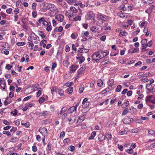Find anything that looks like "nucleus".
<instances>
[{
  "instance_id": "f257e3e1",
  "label": "nucleus",
  "mask_w": 155,
  "mask_h": 155,
  "mask_svg": "<svg viewBox=\"0 0 155 155\" xmlns=\"http://www.w3.org/2000/svg\"><path fill=\"white\" fill-rule=\"evenodd\" d=\"M107 54H105V56H102L100 55L99 52H95L92 55V59L97 62L98 61L106 56Z\"/></svg>"
},
{
  "instance_id": "f03ea898",
  "label": "nucleus",
  "mask_w": 155,
  "mask_h": 155,
  "mask_svg": "<svg viewBox=\"0 0 155 155\" xmlns=\"http://www.w3.org/2000/svg\"><path fill=\"white\" fill-rule=\"evenodd\" d=\"M48 22L46 21L44 18L42 17L39 18L37 22V25L40 26L41 24L43 25L44 27H46V25L48 24Z\"/></svg>"
},
{
  "instance_id": "7ed1b4c3",
  "label": "nucleus",
  "mask_w": 155,
  "mask_h": 155,
  "mask_svg": "<svg viewBox=\"0 0 155 155\" xmlns=\"http://www.w3.org/2000/svg\"><path fill=\"white\" fill-rule=\"evenodd\" d=\"M145 101L146 102H149L154 104L155 103V96L152 95L147 96L145 99Z\"/></svg>"
},
{
  "instance_id": "20e7f679",
  "label": "nucleus",
  "mask_w": 155,
  "mask_h": 155,
  "mask_svg": "<svg viewBox=\"0 0 155 155\" xmlns=\"http://www.w3.org/2000/svg\"><path fill=\"white\" fill-rule=\"evenodd\" d=\"M97 16L100 19L104 21H106L109 20L110 18L105 15H102L101 13H98Z\"/></svg>"
},
{
  "instance_id": "39448f33",
  "label": "nucleus",
  "mask_w": 155,
  "mask_h": 155,
  "mask_svg": "<svg viewBox=\"0 0 155 155\" xmlns=\"http://www.w3.org/2000/svg\"><path fill=\"white\" fill-rule=\"evenodd\" d=\"M133 121V119L130 118L129 116L126 117L123 120V122L125 124H129Z\"/></svg>"
},
{
  "instance_id": "423d86ee",
  "label": "nucleus",
  "mask_w": 155,
  "mask_h": 155,
  "mask_svg": "<svg viewBox=\"0 0 155 155\" xmlns=\"http://www.w3.org/2000/svg\"><path fill=\"white\" fill-rule=\"evenodd\" d=\"M30 39V40L29 39V38H28V41L31 42L33 41V40L36 41H39V38L34 33L31 34Z\"/></svg>"
},
{
  "instance_id": "0eeeda50",
  "label": "nucleus",
  "mask_w": 155,
  "mask_h": 155,
  "mask_svg": "<svg viewBox=\"0 0 155 155\" xmlns=\"http://www.w3.org/2000/svg\"><path fill=\"white\" fill-rule=\"evenodd\" d=\"M94 16V14L93 12L90 11L86 15L85 18L86 20H91Z\"/></svg>"
},
{
  "instance_id": "6e6552de",
  "label": "nucleus",
  "mask_w": 155,
  "mask_h": 155,
  "mask_svg": "<svg viewBox=\"0 0 155 155\" xmlns=\"http://www.w3.org/2000/svg\"><path fill=\"white\" fill-rule=\"evenodd\" d=\"M47 8L49 10L51 11H54L57 9V8L53 4H48Z\"/></svg>"
},
{
  "instance_id": "1a4fd4ad",
  "label": "nucleus",
  "mask_w": 155,
  "mask_h": 155,
  "mask_svg": "<svg viewBox=\"0 0 155 155\" xmlns=\"http://www.w3.org/2000/svg\"><path fill=\"white\" fill-rule=\"evenodd\" d=\"M87 101L88 99L87 98H85L83 100L82 106L84 108H87L89 105V102Z\"/></svg>"
},
{
  "instance_id": "9d476101",
  "label": "nucleus",
  "mask_w": 155,
  "mask_h": 155,
  "mask_svg": "<svg viewBox=\"0 0 155 155\" xmlns=\"http://www.w3.org/2000/svg\"><path fill=\"white\" fill-rule=\"evenodd\" d=\"M64 18V15L61 14L56 15L55 17V18L60 22H62L63 21Z\"/></svg>"
},
{
  "instance_id": "9b49d317",
  "label": "nucleus",
  "mask_w": 155,
  "mask_h": 155,
  "mask_svg": "<svg viewBox=\"0 0 155 155\" xmlns=\"http://www.w3.org/2000/svg\"><path fill=\"white\" fill-rule=\"evenodd\" d=\"M39 132L42 134V135L45 136V135L47 133V130L45 127L41 128L39 129Z\"/></svg>"
},
{
  "instance_id": "f8f14e48",
  "label": "nucleus",
  "mask_w": 155,
  "mask_h": 155,
  "mask_svg": "<svg viewBox=\"0 0 155 155\" xmlns=\"http://www.w3.org/2000/svg\"><path fill=\"white\" fill-rule=\"evenodd\" d=\"M147 40L146 39H142L141 43V45L142 46V50H145V48H146V44L147 43Z\"/></svg>"
},
{
  "instance_id": "ddd939ff",
  "label": "nucleus",
  "mask_w": 155,
  "mask_h": 155,
  "mask_svg": "<svg viewBox=\"0 0 155 155\" xmlns=\"http://www.w3.org/2000/svg\"><path fill=\"white\" fill-rule=\"evenodd\" d=\"M139 51L138 48H130L128 51L129 53H138Z\"/></svg>"
},
{
  "instance_id": "4468645a",
  "label": "nucleus",
  "mask_w": 155,
  "mask_h": 155,
  "mask_svg": "<svg viewBox=\"0 0 155 155\" xmlns=\"http://www.w3.org/2000/svg\"><path fill=\"white\" fill-rule=\"evenodd\" d=\"M106 138L105 137L103 134H100L99 135L98 140L100 141H102L104 140Z\"/></svg>"
},
{
  "instance_id": "2eb2a0df",
  "label": "nucleus",
  "mask_w": 155,
  "mask_h": 155,
  "mask_svg": "<svg viewBox=\"0 0 155 155\" xmlns=\"http://www.w3.org/2000/svg\"><path fill=\"white\" fill-rule=\"evenodd\" d=\"M85 70V68L84 67H81L78 71V75H82L84 73V71Z\"/></svg>"
},
{
  "instance_id": "dca6fc26",
  "label": "nucleus",
  "mask_w": 155,
  "mask_h": 155,
  "mask_svg": "<svg viewBox=\"0 0 155 155\" xmlns=\"http://www.w3.org/2000/svg\"><path fill=\"white\" fill-rule=\"evenodd\" d=\"M89 51V50L87 49L84 48H80L78 51V52L80 53H87Z\"/></svg>"
},
{
  "instance_id": "f3484780",
  "label": "nucleus",
  "mask_w": 155,
  "mask_h": 155,
  "mask_svg": "<svg viewBox=\"0 0 155 155\" xmlns=\"http://www.w3.org/2000/svg\"><path fill=\"white\" fill-rule=\"evenodd\" d=\"M46 27H47L46 29L47 31H50L51 30L52 27L51 25V24L50 22H48Z\"/></svg>"
},
{
  "instance_id": "a211bd4d",
  "label": "nucleus",
  "mask_w": 155,
  "mask_h": 155,
  "mask_svg": "<svg viewBox=\"0 0 155 155\" xmlns=\"http://www.w3.org/2000/svg\"><path fill=\"white\" fill-rule=\"evenodd\" d=\"M63 64L64 66L68 67L69 64V62H68V58H66L65 60L63 61Z\"/></svg>"
},
{
  "instance_id": "6ab92c4d",
  "label": "nucleus",
  "mask_w": 155,
  "mask_h": 155,
  "mask_svg": "<svg viewBox=\"0 0 155 155\" xmlns=\"http://www.w3.org/2000/svg\"><path fill=\"white\" fill-rule=\"evenodd\" d=\"M49 114V111H43L39 113L40 116H45L48 115Z\"/></svg>"
},
{
  "instance_id": "aec40b11",
  "label": "nucleus",
  "mask_w": 155,
  "mask_h": 155,
  "mask_svg": "<svg viewBox=\"0 0 155 155\" xmlns=\"http://www.w3.org/2000/svg\"><path fill=\"white\" fill-rule=\"evenodd\" d=\"M73 91V88L72 87H68L67 90L65 91L66 93H67L69 94H71Z\"/></svg>"
},
{
  "instance_id": "412c9836",
  "label": "nucleus",
  "mask_w": 155,
  "mask_h": 155,
  "mask_svg": "<svg viewBox=\"0 0 155 155\" xmlns=\"http://www.w3.org/2000/svg\"><path fill=\"white\" fill-rule=\"evenodd\" d=\"M147 25V22L146 21H140L139 23V25L140 27L141 28H143V27H145Z\"/></svg>"
},
{
  "instance_id": "4be33fe9",
  "label": "nucleus",
  "mask_w": 155,
  "mask_h": 155,
  "mask_svg": "<svg viewBox=\"0 0 155 155\" xmlns=\"http://www.w3.org/2000/svg\"><path fill=\"white\" fill-rule=\"evenodd\" d=\"M96 133L95 131H93L91 134V136L88 138L89 140H93L96 136Z\"/></svg>"
},
{
  "instance_id": "5701e85b",
  "label": "nucleus",
  "mask_w": 155,
  "mask_h": 155,
  "mask_svg": "<svg viewBox=\"0 0 155 155\" xmlns=\"http://www.w3.org/2000/svg\"><path fill=\"white\" fill-rule=\"evenodd\" d=\"M129 104V102L128 101H125L121 105L122 108H124L128 106Z\"/></svg>"
},
{
  "instance_id": "b1692460",
  "label": "nucleus",
  "mask_w": 155,
  "mask_h": 155,
  "mask_svg": "<svg viewBox=\"0 0 155 155\" xmlns=\"http://www.w3.org/2000/svg\"><path fill=\"white\" fill-rule=\"evenodd\" d=\"M38 34L42 38H44L45 37V35L42 31H38Z\"/></svg>"
},
{
  "instance_id": "393cba45",
  "label": "nucleus",
  "mask_w": 155,
  "mask_h": 155,
  "mask_svg": "<svg viewBox=\"0 0 155 155\" xmlns=\"http://www.w3.org/2000/svg\"><path fill=\"white\" fill-rule=\"evenodd\" d=\"M97 84L98 86L101 87L103 85V81L101 79H98L97 81Z\"/></svg>"
},
{
  "instance_id": "a878e982",
  "label": "nucleus",
  "mask_w": 155,
  "mask_h": 155,
  "mask_svg": "<svg viewBox=\"0 0 155 155\" xmlns=\"http://www.w3.org/2000/svg\"><path fill=\"white\" fill-rule=\"evenodd\" d=\"M76 58L77 59L80 60L79 62L80 64H81L85 60V58L83 56H81V57H77Z\"/></svg>"
},
{
  "instance_id": "bb28decb",
  "label": "nucleus",
  "mask_w": 155,
  "mask_h": 155,
  "mask_svg": "<svg viewBox=\"0 0 155 155\" xmlns=\"http://www.w3.org/2000/svg\"><path fill=\"white\" fill-rule=\"evenodd\" d=\"M143 32L145 33V35L146 36H148L150 34V31H149L147 28H144Z\"/></svg>"
},
{
  "instance_id": "cd10ccee",
  "label": "nucleus",
  "mask_w": 155,
  "mask_h": 155,
  "mask_svg": "<svg viewBox=\"0 0 155 155\" xmlns=\"http://www.w3.org/2000/svg\"><path fill=\"white\" fill-rule=\"evenodd\" d=\"M76 66L75 65H72L70 67V73H72L74 72L76 70V68H75Z\"/></svg>"
},
{
  "instance_id": "c85d7f7f",
  "label": "nucleus",
  "mask_w": 155,
  "mask_h": 155,
  "mask_svg": "<svg viewBox=\"0 0 155 155\" xmlns=\"http://www.w3.org/2000/svg\"><path fill=\"white\" fill-rule=\"evenodd\" d=\"M148 134L151 136H155V131L151 129L149 130H148Z\"/></svg>"
},
{
  "instance_id": "c756f323",
  "label": "nucleus",
  "mask_w": 155,
  "mask_h": 155,
  "mask_svg": "<svg viewBox=\"0 0 155 155\" xmlns=\"http://www.w3.org/2000/svg\"><path fill=\"white\" fill-rule=\"evenodd\" d=\"M47 42V40H43L41 41V42L40 43V44L41 46H42L43 47L45 48L46 46V44Z\"/></svg>"
},
{
  "instance_id": "7c9ffc66",
  "label": "nucleus",
  "mask_w": 155,
  "mask_h": 155,
  "mask_svg": "<svg viewBox=\"0 0 155 155\" xmlns=\"http://www.w3.org/2000/svg\"><path fill=\"white\" fill-rule=\"evenodd\" d=\"M67 109V107H63L61 110L60 111L59 114L60 115L64 113Z\"/></svg>"
},
{
  "instance_id": "2f4dec72",
  "label": "nucleus",
  "mask_w": 155,
  "mask_h": 155,
  "mask_svg": "<svg viewBox=\"0 0 155 155\" xmlns=\"http://www.w3.org/2000/svg\"><path fill=\"white\" fill-rule=\"evenodd\" d=\"M18 140V139L16 137H12L10 139V141L12 142H16Z\"/></svg>"
},
{
  "instance_id": "473e14b6",
  "label": "nucleus",
  "mask_w": 155,
  "mask_h": 155,
  "mask_svg": "<svg viewBox=\"0 0 155 155\" xmlns=\"http://www.w3.org/2000/svg\"><path fill=\"white\" fill-rule=\"evenodd\" d=\"M74 111L75 112V109L74 107V106L70 108L68 110V112L70 113H71Z\"/></svg>"
},
{
  "instance_id": "72a5a7b5",
  "label": "nucleus",
  "mask_w": 155,
  "mask_h": 155,
  "mask_svg": "<svg viewBox=\"0 0 155 155\" xmlns=\"http://www.w3.org/2000/svg\"><path fill=\"white\" fill-rule=\"evenodd\" d=\"M58 92V94L61 96H62L64 94V91L61 89L59 88L58 89V91H57Z\"/></svg>"
},
{
  "instance_id": "f704fd0d",
  "label": "nucleus",
  "mask_w": 155,
  "mask_h": 155,
  "mask_svg": "<svg viewBox=\"0 0 155 155\" xmlns=\"http://www.w3.org/2000/svg\"><path fill=\"white\" fill-rule=\"evenodd\" d=\"M70 10L73 13H76L78 12V10L74 7H71Z\"/></svg>"
},
{
  "instance_id": "c9c22d12",
  "label": "nucleus",
  "mask_w": 155,
  "mask_h": 155,
  "mask_svg": "<svg viewBox=\"0 0 155 155\" xmlns=\"http://www.w3.org/2000/svg\"><path fill=\"white\" fill-rule=\"evenodd\" d=\"M129 109V111L131 113H132L133 112H134L136 110V109L133 106H131L130 107Z\"/></svg>"
},
{
  "instance_id": "e433bc0d",
  "label": "nucleus",
  "mask_w": 155,
  "mask_h": 155,
  "mask_svg": "<svg viewBox=\"0 0 155 155\" xmlns=\"http://www.w3.org/2000/svg\"><path fill=\"white\" fill-rule=\"evenodd\" d=\"M78 37V35L76 33H72L71 36V38L73 39H76Z\"/></svg>"
},
{
  "instance_id": "4c0bfd02",
  "label": "nucleus",
  "mask_w": 155,
  "mask_h": 155,
  "mask_svg": "<svg viewBox=\"0 0 155 155\" xmlns=\"http://www.w3.org/2000/svg\"><path fill=\"white\" fill-rule=\"evenodd\" d=\"M129 112L128 108H126L123 111L122 115H125Z\"/></svg>"
},
{
  "instance_id": "58836bf2",
  "label": "nucleus",
  "mask_w": 155,
  "mask_h": 155,
  "mask_svg": "<svg viewBox=\"0 0 155 155\" xmlns=\"http://www.w3.org/2000/svg\"><path fill=\"white\" fill-rule=\"evenodd\" d=\"M85 118V116H82L80 117H79L78 119V121H79V120H80V122H81L83 120H84Z\"/></svg>"
},
{
  "instance_id": "ea45409f",
  "label": "nucleus",
  "mask_w": 155,
  "mask_h": 155,
  "mask_svg": "<svg viewBox=\"0 0 155 155\" xmlns=\"http://www.w3.org/2000/svg\"><path fill=\"white\" fill-rule=\"evenodd\" d=\"M37 6V3L35 2H34L32 3V8L33 11H36Z\"/></svg>"
},
{
  "instance_id": "a19ab883",
  "label": "nucleus",
  "mask_w": 155,
  "mask_h": 155,
  "mask_svg": "<svg viewBox=\"0 0 155 155\" xmlns=\"http://www.w3.org/2000/svg\"><path fill=\"white\" fill-rule=\"evenodd\" d=\"M122 88V87L121 85H118L116 88L115 91L116 92H120V91Z\"/></svg>"
},
{
  "instance_id": "79ce46f5",
  "label": "nucleus",
  "mask_w": 155,
  "mask_h": 155,
  "mask_svg": "<svg viewBox=\"0 0 155 155\" xmlns=\"http://www.w3.org/2000/svg\"><path fill=\"white\" fill-rule=\"evenodd\" d=\"M84 89V86L83 85H82L80 86V88L79 90V92L80 93H81L83 92Z\"/></svg>"
},
{
  "instance_id": "37998d69",
  "label": "nucleus",
  "mask_w": 155,
  "mask_h": 155,
  "mask_svg": "<svg viewBox=\"0 0 155 155\" xmlns=\"http://www.w3.org/2000/svg\"><path fill=\"white\" fill-rule=\"evenodd\" d=\"M70 140L69 138H66L65 139L63 140V143L64 144L66 145V144H68L69 142H70Z\"/></svg>"
},
{
  "instance_id": "c03bdc74",
  "label": "nucleus",
  "mask_w": 155,
  "mask_h": 155,
  "mask_svg": "<svg viewBox=\"0 0 155 155\" xmlns=\"http://www.w3.org/2000/svg\"><path fill=\"white\" fill-rule=\"evenodd\" d=\"M81 19V17L80 15H78L73 18V20L75 21H76L78 20L80 21Z\"/></svg>"
},
{
  "instance_id": "a18cd8bd",
  "label": "nucleus",
  "mask_w": 155,
  "mask_h": 155,
  "mask_svg": "<svg viewBox=\"0 0 155 155\" xmlns=\"http://www.w3.org/2000/svg\"><path fill=\"white\" fill-rule=\"evenodd\" d=\"M2 133L3 134H6L8 137H11V133L8 131H3L2 132Z\"/></svg>"
},
{
  "instance_id": "49530a36",
  "label": "nucleus",
  "mask_w": 155,
  "mask_h": 155,
  "mask_svg": "<svg viewBox=\"0 0 155 155\" xmlns=\"http://www.w3.org/2000/svg\"><path fill=\"white\" fill-rule=\"evenodd\" d=\"M6 82L4 81H3L0 84V86L2 88L4 89L5 86Z\"/></svg>"
},
{
  "instance_id": "de8ad7c7",
  "label": "nucleus",
  "mask_w": 155,
  "mask_h": 155,
  "mask_svg": "<svg viewBox=\"0 0 155 155\" xmlns=\"http://www.w3.org/2000/svg\"><path fill=\"white\" fill-rule=\"evenodd\" d=\"M127 134V130H124L121 131L118 133L120 135L126 134Z\"/></svg>"
},
{
  "instance_id": "09e8293b",
  "label": "nucleus",
  "mask_w": 155,
  "mask_h": 155,
  "mask_svg": "<svg viewBox=\"0 0 155 155\" xmlns=\"http://www.w3.org/2000/svg\"><path fill=\"white\" fill-rule=\"evenodd\" d=\"M89 32L87 31H86L82 33L81 36L83 38L85 36H87L89 35Z\"/></svg>"
},
{
  "instance_id": "8fccbe9b",
  "label": "nucleus",
  "mask_w": 155,
  "mask_h": 155,
  "mask_svg": "<svg viewBox=\"0 0 155 155\" xmlns=\"http://www.w3.org/2000/svg\"><path fill=\"white\" fill-rule=\"evenodd\" d=\"M25 44V42H17L16 43V45L18 46H22L24 45Z\"/></svg>"
},
{
  "instance_id": "3c124183",
  "label": "nucleus",
  "mask_w": 155,
  "mask_h": 155,
  "mask_svg": "<svg viewBox=\"0 0 155 155\" xmlns=\"http://www.w3.org/2000/svg\"><path fill=\"white\" fill-rule=\"evenodd\" d=\"M45 100V98L44 97L42 96L39 98L38 100V102L40 104L44 102Z\"/></svg>"
},
{
  "instance_id": "603ef678",
  "label": "nucleus",
  "mask_w": 155,
  "mask_h": 155,
  "mask_svg": "<svg viewBox=\"0 0 155 155\" xmlns=\"http://www.w3.org/2000/svg\"><path fill=\"white\" fill-rule=\"evenodd\" d=\"M91 30L94 32H95L97 31V29L96 28V27L94 26L91 27Z\"/></svg>"
},
{
  "instance_id": "864d4df0",
  "label": "nucleus",
  "mask_w": 155,
  "mask_h": 155,
  "mask_svg": "<svg viewBox=\"0 0 155 155\" xmlns=\"http://www.w3.org/2000/svg\"><path fill=\"white\" fill-rule=\"evenodd\" d=\"M8 24V22L6 21V20H2L0 22V24L1 25H5V24Z\"/></svg>"
},
{
  "instance_id": "5fc2aeb1",
  "label": "nucleus",
  "mask_w": 155,
  "mask_h": 155,
  "mask_svg": "<svg viewBox=\"0 0 155 155\" xmlns=\"http://www.w3.org/2000/svg\"><path fill=\"white\" fill-rule=\"evenodd\" d=\"M65 134V133L64 131H63L61 132L60 134L59 137L61 138L62 137H64Z\"/></svg>"
},
{
  "instance_id": "6e6d98bb",
  "label": "nucleus",
  "mask_w": 155,
  "mask_h": 155,
  "mask_svg": "<svg viewBox=\"0 0 155 155\" xmlns=\"http://www.w3.org/2000/svg\"><path fill=\"white\" fill-rule=\"evenodd\" d=\"M3 122L4 124L7 125H9L10 124L9 122L8 121L6 120H3Z\"/></svg>"
},
{
  "instance_id": "4d7b16f0",
  "label": "nucleus",
  "mask_w": 155,
  "mask_h": 155,
  "mask_svg": "<svg viewBox=\"0 0 155 155\" xmlns=\"http://www.w3.org/2000/svg\"><path fill=\"white\" fill-rule=\"evenodd\" d=\"M126 152L129 153L131 154L133 153L134 151L132 149L130 148L127 150H126Z\"/></svg>"
},
{
  "instance_id": "13d9d810",
  "label": "nucleus",
  "mask_w": 155,
  "mask_h": 155,
  "mask_svg": "<svg viewBox=\"0 0 155 155\" xmlns=\"http://www.w3.org/2000/svg\"><path fill=\"white\" fill-rule=\"evenodd\" d=\"M67 113L63 114L61 116V118L62 120L65 119L67 117Z\"/></svg>"
},
{
  "instance_id": "bf43d9fd",
  "label": "nucleus",
  "mask_w": 155,
  "mask_h": 155,
  "mask_svg": "<svg viewBox=\"0 0 155 155\" xmlns=\"http://www.w3.org/2000/svg\"><path fill=\"white\" fill-rule=\"evenodd\" d=\"M12 102L11 100L10 99V101H5L4 104L5 106H7L9 104H10Z\"/></svg>"
},
{
  "instance_id": "052dcab7",
  "label": "nucleus",
  "mask_w": 155,
  "mask_h": 155,
  "mask_svg": "<svg viewBox=\"0 0 155 155\" xmlns=\"http://www.w3.org/2000/svg\"><path fill=\"white\" fill-rule=\"evenodd\" d=\"M72 83V82H67V83H65L64 85L67 87H69L71 85Z\"/></svg>"
},
{
  "instance_id": "680f3d73",
  "label": "nucleus",
  "mask_w": 155,
  "mask_h": 155,
  "mask_svg": "<svg viewBox=\"0 0 155 155\" xmlns=\"http://www.w3.org/2000/svg\"><path fill=\"white\" fill-rule=\"evenodd\" d=\"M150 91L153 92H155V85H154L153 86H152L150 88Z\"/></svg>"
},
{
  "instance_id": "e2e57ef3",
  "label": "nucleus",
  "mask_w": 155,
  "mask_h": 155,
  "mask_svg": "<svg viewBox=\"0 0 155 155\" xmlns=\"http://www.w3.org/2000/svg\"><path fill=\"white\" fill-rule=\"evenodd\" d=\"M114 80L112 79H109L108 81V84H110V85H112L114 83Z\"/></svg>"
},
{
  "instance_id": "0e129e2a",
  "label": "nucleus",
  "mask_w": 155,
  "mask_h": 155,
  "mask_svg": "<svg viewBox=\"0 0 155 155\" xmlns=\"http://www.w3.org/2000/svg\"><path fill=\"white\" fill-rule=\"evenodd\" d=\"M106 39V36L103 35L100 38V40L102 41H104Z\"/></svg>"
},
{
  "instance_id": "69168bd1",
  "label": "nucleus",
  "mask_w": 155,
  "mask_h": 155,
  "mask_svg": "<svg viewBox=\"0 0 155 155\" xmlns=\"http://www.w3.org/2000/svg\"><path fill=\"white\" fill-rule=\"evenodd\" d=\"M127 34V32L125 31L120 32V36H124Z\"/></svg>"
},
{
  "instance_id": "338daca9",
  "label": "nucleus",
  "mask_w": 155,
  "mask_h": 155,
  "mask_svg": "<svg viewBox=\"0 0 155 155\" xmlns=\"http://www.w3.org/2000/svg\"><path fill=\"white\" fill-rule=\"evenodd\" d=\"M14 12L15 13V15H17L19 12V10L18 8H16L14 10Z\"/></svg>"
},
{
  "instance_id": "774afa93",
  "label": "nucleus",
  "mask_w": 155,
  "mask_h": 155,
  "mask_svg": "<svg viewBox=\"0 0 155 155\" xmlns=\"http://www.w3.org/2000/svg\"><path fill=\"white\" fill-rule=\"evenodd\" d=\"M111 29V27L110 26H108V25H106L105 28L104 29V30H110Z\"/></svg>"
}]
</instances>
